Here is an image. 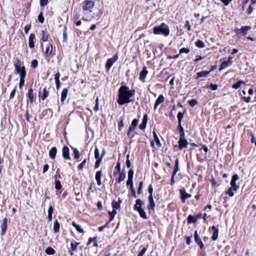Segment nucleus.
Listing matches in <instances>:
<instances>
[{
	"instance_id": "nucleus-38",
	"label": "nucleus",
	"mask_w": 256,
	"mask_h": 256,
	"mask_svg": "<svg viewBox=\"0 0 256 256\" xmlns=\"http://www.w3.org/2000/svg\"><path fill=\"white\" fill-rule=\"evenodd\" d=\"M138 124V120L136 118L134 119L132 122L131 126L129 128V130H133Z\"/></svg>"
},
{
	"instance_id": "nucleus-24",
	"label": "nucleus",
	"mask_w": 256,
	"mask_h": 256,
	"mask_svg": "<svg viewBox=\"0 0 256 256\" xmlns=\"http://www.w3.org/2000/svg\"><path fill=\"white\" fill-rule=\"evenodd\" d=\"M210 71H202L200 72H198L196 74V78H202V77H206L210 73Z\"/></svg>"
},
{
	"instance_id": "nucleus-48",
	"label": "nucleus",
	"mask_w": 256,
	"mask_h": 256,
	"mask_svg": "<svg viewBox=\"0 0 256 256\" xmlns=\"http://www.w3.org/2000/svg\"><path fill=\"white\" fill-rule=\"evenodd\" d=\"M38 20L42 24L44 22V18L42 16V12H40V14L38 16Z\"/></svg>"
},
{
	"instance_id": "nucleus-11",
	"label": "nucleus",
	"mask_w": 256,
	"mask_h": 256,
	"mask_svg": "<svg viewBox=\"0 0 256 256\" xmlns=\"http://www.w3.org/2000/svg\"><path fill=\"white\" fill-rule=\"evenodd\" d=\"M62 156L64 158L70 160V150L68 146H64L62 150Z\"/></svg>"
},
{
	"instance_id": "nucleus-20",
	"label": "nucleus",
	"mask_w": 256,
	"mask_h": 256,
	"mask_svg": "<svg viewBox=\"0 0 256 256\" xmlns=\"http://www.w3.org/2000/svg\"><path fill=\"white\" fill-rule=\"evenodd\" d=\"M148 201H149L150 204H149L148 206V208L149 210L152 209L154 210V208L155 207V203H154L152 196H149Z\"/></svg>"
},
{
	"instance_id": "nucleus-63",
	"label": "nucleus",
	"mask_w": 256,
	"mask_h": 256,
	"mask_svg": "<svg viewBox=\"0 0 256 256\" xmlns=\"http://www.w3.org/2000/svg\"><path fill=\"white\" fill-rule=\"evenodd\" d=\"M48 164H46L44 166L42 172L43 173H45L48 169Z\"/></svg>"
},
{
	"instance_id": "nucleus-53",
	"label": "nucleus",
	"mask_w": 256,
	"mask_h": 256,
	"mask_svg": "<svg viewBox=\"0 0 256 256\" xmlns=\"http://www.w3.org/2000/svg\"><path fill=\"white\" fill-rule=\"evenodd\" d=\"M48 2V0H40V5L42 6H46Z\"/></svg>"
},
{
	"instance_id": "nucleus-13",
	"label": "nucleus",
	"mask_w": 256,
	"mask_h": 256,
	"mask_svg": "<svg viewBox=\"0 0 256 256\" xmlns=\"http://www.w3.org/2000/svg\"><path fill=\"white\" fill-rule=\"evenodd\" d=\"M7 222H8L7 218H4L2 220V224H1V226H0V228H1V229H2L1 234L2 236H4L6 234V230H7Z\"/></svg>"
},
{
	"instance_id": "nucleus-52",
	"label": "nucleus",
	"mask_w": 256,
	"mask_h": 256,
	"mask_svg": "<svg viewBox=\"0 0 256 256\" xmlns=\"http://www.w3.org/2000/svg\"><path fill=\"white\" fill-rule=\"evenodd\" d=\"M24 78H20V82H19V88H22V86H24Z\"/></svg>"
},
{
	"instance_id": "nucleus-44",
	"label": "nucleus",
	"mask_w": 256,
	"mask_h": 256,
	"mask_svg": "<svg viewBox=\"0 0 256 256\" xmlns=\"http://www.w3.org/2000/svg\"><path fill=\"white\" fill-rule=\"evenodd\" d=\"M54 187L55 188L58 190H59L62 188V185L59 180H56Z\"/></svg>"
},
{
	"instance_id": "nucleus-40",
	"label": "nucleus",
	"mask_w": 256,
	"mask_h": 256,
	"mask_svg": "<svg viewBox=\"0 0 256 256\" xmlns=\"http://www.w3.org/2000/svg\"><path fill=\"white\" fill-rule=\"evenodd\" d=\"M196 46L198 48H203L205 46V44L202 40H198L196 42Z\"/></svg>"
},
{
	"instance_id": "nucleus-34",
	"label": "nucleus",
	"mask_w": 256,
	"mask_h": 256,
	"mask_svg": "<svg viewBox=\"0 0 256 256\" xmlns=\"http://www.w3.org/2000/svg\"><path fill=\"white\" fill-rule=\"evenodd\" d=\"M80 244V242H73L71 243V248L72 251L76 252L78 246Z\"/></svg>"
},
{
	"instance_id": "nucleus-26",
	"label": "nucleus",
	"mask_w": 256,
	"mask_h": 256,
	"mask_svg": "<svg viewBox=\"0 0 256 256\" xmlns=\"http://www.w3.org/2000/svg\"><path fill=\"white\" fill-rule=\"evenodd\" d=\"M48 95V92L46 90V88H44L42 90V92H40V96L42 100L46 99Z\"/></svg>"
},
{
	"instance_id": "nucleus-56",
	"label": "nucleus",
	"mask_w": 256,
	"mask_h": 256,
	"mask_svg": "<svg viewBox=\"0 0 256 256\" xmlns=\"http://www.w3.org/2000/svg\"><path fill=\"white\" fill-rule=\"evenodd\" d=\"M146 126V123L143 122H142V124H140V128L141 130L145 129Z\"/></svg>"
},
{
	"instance_id": "nucleus-19",
	"label": "nucleus",
	"mask_w": 256,
	"mask_h": 256,
	"mask_svg": "<svg viewBox=\"0 0 256 256\" xmlns=\"http://www.w3.org/2000/svg\"><path fill=\"white\" fill-rule=\"evenodd\" d=\"M212 228L214 230L212 238L213 240H216L218 236V228L214 226L212 227Z\"/></svg>"
},
{
	"instance_id": "nucleus-7",
	"label": "nucleus",
	"mask_w": 256,
	"mask_h": 256,
	"mask_svg": "<svg viewBox=\"0 0 256 256\" xmlns=\"http://www.w3.org/2000/svg\"><path fill=\"white\" fill-rule=\"evenodd\" d=\"M252 29L250 26H243L240 28H236L234 30L236 34L238 36H244L247 34L248 30Z\"/></svg>"
},
{
	"instance_id": "nucleus-58",
	"label": "nucleus",
	"mask_w": 256,
	"mask_h": 256,
	"mask_svg": "<svg viewBox=\"0 0 256 256\" xmlns=\"http://www.w3.org/2000/svg\"><path fill=\"white\" fill-rule=\"evenodd\" d=\"M185 26L187 28L188 31H190L191 30V26L188 20L186 21Z\"/></svg>"
},
{
	"instance_id": "nucleus-47",
	"label": "nucleus",
	"mask_w": 256,
	"mask_h": 256,
	"mask_svg": "<svg viewBox=\"0 0 256 256\" xmlns=\"http://www.w3.org/2000/svg\"><path fill=\"white\" fill-rule=\"evenodd\" d=\"M96 238H90L88 240V244H90L92 242H94V246H97L98 244L96 242Z\"/></svg>"
},
{
	"instance_id": "nucleus-6",
	"label": "nucleus",
	"mask_w": 256,
	"mask_h": 256,
	"mask_svg": "<svg viewBox=\"0 0 256 256\" xmlns=\"http://www.w3.org/2000/svg\"><path fill=\"white\" fill-rule=\"evenodd\" d=\"M94 6V2L90 0H85L82 4V8L84 12H92Z\"/></svg>"
},
{
	"instance_id": "nucleus-37",
	"label": "nucleus",
	"mask_w": 256,
	"mask_h": 256,
	"mask_svg": "<svg viewBox=\"0 0 256 256\" xmlns=\"http://www.w3.org/2000/svg\"><path fill=\"white\" fill-rule=\"evenodd\" d=\"M178 159H176V160L175 168H174V172H173V174H172V178H174V176L175 174H176V172L178 170Z\"/></svg>"
},
{
	"instance_id": "nucleus-61",
	"label": "nucleus",
	"mask_w": 256,
	"mask_h": 256,
	"mask_svg": "<svg viewBox=\"0 0 256 256\" xmlns=\"http://www.w3.org/2000/svg\"><path fill=\"white\" fill-rule=\"evenodd\" d=\"M30 25H26L24 28V30L26 34H27L28 32V30H30Z\"/></svg>"
},
{
	"instance_id": "nucleus-59",
	"label": "nucleus",
	"mask_w": 256,
	"mask_h": 256,
	"mask_svg": "<svg viewBox=\"0 0 256 256\" xmlns=\"http://www.w3.org/2000/svg\"><path fill=\"white\" fill-rule=\"evenodd\" d=\"M250 136H252L251 142L252 143H254L255 146H256V139H255L254 134L251 133Z\"/></svg>"
},
{
	"instance_id": "nucleus-15",
	"label": "nucleus",
	"mask_w": 256,
	"mask_h": 256,
	"mask_svg": "<svg viewBox=\"0 0 256 256\" xmlns=\"http://www.w3.org/2000/svg\"><path fill=\"white\" fill-rule=\"evenodd\" d=\"M165 98L163 96V95L160 94L158 96V98L156 100L155 104L154 106V110H156L158 106L161 104L162 103L164 102V101Z\"/></svg>"
},
{
	"instance_id": "nucleus-18",
	"label": "nucleus",
	"mask_w": 256,
	"mask_h": 256,
	"mask_svg": "<svg viewBox=\"0 0 256 256\" xmlns=\"http://www.w3.org/2000/svg\"><path fill=\"white\" fill-rule=\"evenodd\" d=\"M102 176V172L101 170L98 171L96 174V180L98 186H100L102 184L101 178Z\"/></svg>"
},
{
	"instance_id": "nucleus-43",
	"label": "nucleus",
	"mask_w": 256,
	"mask_h": 256,
	"mask_svg": "<svg viewBox=\"0 0 256 256\" xmlns=\"http://www.w3.org/2000/svg\"><path fill=\"white\" fill-rule=\"evenodd\" d=\"M54 252H55V250L52 248H50V247H48L46 250V253L48 254H54Z\"/></svg>"
},
{
	"instance_id": "nucleus-8",
	"label": "nucleus",
	"mask_w": 256,
	"mask_h": 256,
	"mask_svg": "<svg viewBox=\"0 0 256 256\" xmlns=\"http://www.w3.org/2000/svg\"><path fill=\"white\" fill-rule=\"evenodd\" d=\"M188 144V142L187 140L184 138V134H181L178 141V149L182 150L183 148H186Z\"/></svg>"
},
{
	"instance_id": "nucleus-62",
	"label": "nucleus",
	"mask_w": 256,
	"mask_h": 256,
	"mask_svg": "<svg viewBox=\"0 0 256 256\" xmlns=\"http://www.w3.org/2000/svg\"><path fill=\"white\" fill-rule=\"evenodd\" d=\"M135 94V90H129V102L130 101V98L134 95Z\"/></svg>"
},
{
	"instance_id": "nucleus-9",
	"label": "nucleus",
	"mask_w": 256,
	"mask_h": 256,
	"mask_svg": "<svg viewBox=\"0 0 256 256\" xmlns=\"http://www.w3.org/2000/svg\"><path fill=\"white\" fill-rule=\"evenodd\" d=\"M118 56H114L112 58L108 60L106 65V67L108 70H110L113 64L118 60Z\"/></svg>"
},
{
	"instance_id": "nucleus-49",
	"label": "nucleus",
	"mask_w": 256,
	"mask_h": 256,
	"mask_svg": "<svg viewBox=\"0 0 256 256\" xmlns=\"http://www.w3.org/2000/svg\"><path fill=\"white\" fill-rule=\"evenodd\" d=\"M198 104V102L196 100H192L189 101V104L192 106H194Z\"/></svg>"
},
{
	"instance_id": "nucleus-30",
	"label": "nucleus",
	"mask_w": 256,
	"mask_h": 256,
	"mask_svg": "<svg viewBox=\"0 0 256 256\" xmlns=\"http://www.w3.org/2000/svg\"><path fill=\"white\" fill-rule=\"evenodd\" d=\"M52 50V46L51 44H49L46 48V56H50Z\"/></svg>"
},
{
	"instance_id": "nucleus-60",
	"label": "nucleus",
	"mask_w": 256,
	"mask_h": 256,
	"mask_svg": "<svg viewBox=\"0 0 256 256\" xmlns=\"http://www.w3.org/2000/svg\"><path fill=\"white\" fill-rule=\"evenodd\" d=\"M210 88L212 90H216L218 88V86L216 84H210Z\"/></svg>"
},
{
	"instance_id": "nucleus-23",
	"label": "nucleus",
	"mask_w": 256,
	"mask_h": 256,
	"mask_svg": "<svg viewBox=\"0 0 256 256\" xmlns=\"http://www.w3.org/2000/svg\"><path fill=\"white\" fill-rule=\"evenodd\" d=\"M68 94V90L67 88H64L61 92L60 101L63 102L66 98Z\"/></svg>"
},
{
	"instance_id": "nucleus-3",
	"label": "nucleus",
	"mask_w": 256,
	"mask_h": 256,
	"mask_svg": "<svg viewBox=\"0 0 256 256\" xmlns=\"http://www.w3.org/2000/svg\"><path fill=\"white\" fill-rule=\"evenodd\" d=\"M143 204V202L140 200H137L136 203L134 206V210H137L140 216L144 219L146 220L148 218L144 210L142 208V206Z\"/></svg>"
},
{
	"instance_id": "nucleus-12",
	"label": "nucleus",
	"mask_w": 256,
	"mask_h": 256,
	"mask_svg": "<svg viewBox=\"0 0 256 256\" xmlns=\"http://www.w3.org/2000/svg\"><path fill=\"white\" fill-rule=\"evenodd\" d=\"M148 74V71L146 66H144L142 68V70L140 72V79L142 82H145L146 78Z\"/></svg>"
},
{
	"instance_id": "nucleus-31",
	"label": "nucleus",
	"mask_w": 256,
	"mask_h": 256,
	"mask_svg": "<svg viewBox=\"0 0 256 256\" xmlns=\"http://www.w3.org/2000/svg\"><path fill=\"white\" fill-rule=\"evenodd\" d=\"M178 120V125L181 128L182 130H183L182 127L181 126L182 120L184 117V114L182 112H179L177 116Z\"/></svg>"
},
{
	"instance_id": "nucleus-42",
	"label": "nucleus",
	"mask_w": 256,
	"mask_h": 256,
	"mask_svg": "<svg viewBox=\"0 0 256 256\" xmlns=\"http://www.w3.org/2000/svg\"><path fill=\"white\" fill-rule=\"evenodd\" d=\"M94 157L96 160H98V158H101V160H102V156H100L99 150L98 148H96L94 150Z\"/></svg>"
},
{
	"instance_id": "nucleus-46",
	"label": "nucleus",
	"mask_w": 256,
	"mask_h": 256,
	"mask_svg": "<svg viewBox=\"0 0 256 256\" xmlns=\"http://www.w3.org/2000/svg\"><path fill=\"white\" fill-rule=\"evenodd\" d=\"M86 159L85 158L78 166V168L80 170H82L86 163Z\"/></svg>"
},
{
	"instance_id": "nucleus-10",
	"label": "nucleus",
	"mask_w": 256,
	"mask_h": 256,
	"mask_svg": "<svg viewBox=\"0 0 256 256\" xmlns=\"http://www.w3.org/2000/svg\"><path fill=\"white\" fill-rule=\"evenodd\" d=\"M180 194L181 195L182 200L184 202L187 199L192 196L191 194L186 192L184 188H181L180 190Z\"/></svg>"
},
{
	"instance_id": "nucleus-64",
	"label": "nucleus",
	"mask_w": 256,
	"mask_h": 256,
	"mask_svg": "<svg viewBox=\"0 0 256 256\" xmlns=\"http://www.w3.org/2000/svg\"><path fill=\"white\" fill-rule=\"evenodd\" d=\"M60 77V74L59 72H57L55 74H54V82L55 81H58V80H59V78Z\"/></svg>"
},
{
	"instance_id": "nucleus-55",
	"label": "nucleus",
	"mask_w": 256,
	"mask_h": 256,
	"mask_svg": "<svg viewBox=\"0 0 256 256\" xmlns=\"http://www.w3.org/2000/svg\"><path fill=\"white\" fill-rule=\"evenodd\" d=\"M147 248H144L142 249V250L138 253V256H143L144 254L146 253Z\"/></svg>"
},
{
	"instance_id": "nucleus-45",
	"label": "nucleus",
	"mask_w": 256,
	"mask_h": 256,
	"mask_svg": "<svg viewBox=\"0 0 256 256\" xmlns=\"http://www.w3.org/2000/svg\"><path fill=\"white\" fill-rule=\"evenodd\" d=\"M74 157L75 158L78 159L80 158V154L79 152V151L76 148L74 149Z\"/></svg>"
},
{
	"instance_id": "nucleus-57",
	"label": "nucleus",
	"mask_w": 256,
	"mask_h": 256,
	"mask_svg": "<svg viewBox=\"0 0 256 256\" xmlns=\"http://www.w3.org/2000/svg\"><path fill=\"white\" fill-rule=\"evenodd\" d=\"M154 139L155 142H156V144H157L158 146V147H159V148H160V147H161V146H162V144H161V143H160V140H159L158 137L156 138H154Z\"/></svg>"
},
{
	"instance_id": "nucleus-17",
	"label": "nucleus",
	"mask_w": 256,
	"mask_h": 256,
	"mask_svg": "<svg viewBox=\"0 0 256 256\" xmlns=\"http://www.w3.org/2000/svg\"><path fill=\"white\" fill-rule=\"evenodd\" d=\"M238 180V176L237 174H234L230 182V187L238 189V186L236 184V182Z\"/></svg>"
},
{
	"instance_id": "nucleus-35",
	"label": "nucleus",
	"mask_w": 256,
	"mask_h": 256,
	"mask_svg": "<svg viewBox=\"0 0 256 256\" xmlns=\"http://www.w3.org/2000/svg\"><path fill=\"white\" fill-rule=\"evenodd\" d=\"M72 224L79 232H80V233L84 232V230L80 226V225L76 224L74 222H72Z\"/></svg>"
},
{
	"instance_id": "nucleus-39",
	"label": "nucleus",
	"mask_w": 256,
	"mask_h": 256,
	"mask_svg": "<svg viewBox=\"0 0 256 256\" xmlns=\"http://www.w3.org/2000/svg\"><path fill=\"white\" fill-rule=\"evenodd\" d=\"M245 82L242 80H239L238 82L234 84L232 86V88L234 89L238 88L242 84H244Z\"/></svg>"
},
{
	"instance_id": "nucleus-36",
	"label": "nucleus",
	"mask_w": 256,
	"mask_h": 256,
	"mask_svg": "<svg viewBox=\"0 0 256 256\" xmlns=\"http://www.w3.org/2000/svg\"><path fill=\"white\" fill-rule=\"evenodd\" d=\"M230 64V60H226V61L223 62L220 65L219 70L220 71L222 70V69L227 67Z\"/></svg>"
},
{
	"instance_id": "nucleus-1",
	"label": "nucleus",
	"mask_w": 256,
	"mask_h": 256,
	"mask_svg": "<svg viewBox=\"0 0 256 256\" xmlns=\"http://www.w3.org/2000/svg\"><path fill=\"white\" fill-rule=\"evenodd\" d=\"M118 102L120 104H124L128 102V88L122 86L119 89Z\"/></svg>"
},
{
	"instance_id": "nucleus-32",
	"label": "nucleus",
	"mask_w": 256,
	"mask_h": 256,
	"mask_svg": "<svg viewBox=\"0 0 256 256\" xmlns=\"http://www.w3.org/2000/svg\"><path fill=\"white\" fill-rule=\"evenodd\" d=\"M197 221V217L192 216L191 215L188 216V224L194 223Z\"/></svg>"
},
{
	"instance_id": "nucleus-14",
	"label": "nucleus",
	"mask_w": 256,
	"mask_h": 256,
	"mask_svg": "<svg viewBox=\"0 0 256 256\" xmlns=\"http://www.w3.org/2000/svg\"><path fill=\"white\" fill-rule=\"evenodd\" d=\"M134 172H133L130 170H129V185L130 186V189L132 190V192L134 194V196L136 197V192L134 191V190L133 187L132 185V176H133Z\"/></svg>"
},
{
	"instance_id": "nucleus-50",
	"label": "nucleus",
	"mask_w": 256,
	"mask_h": 256,
	"mask_svg": "<svg viewBox=\"0 0 256 256\" xmlns=\"http://www.w3.org/2000/svg\"><path fill=\"white\" fill-rule=\"evenodd\" d=\"M189 52H190V50L187 48H183L180 50V54H182V53L188 54Z\"/></svg>"
},
{
	"instance_id": "nucleus-21",
	"label": "nucleus",
	"mask_w": 256,
	"mask_h": 256,
	"mask_svg": "<svg viewBox=\"0 0 256 256\" xmlns=\"http://www.w3.org/2000/svg\"><path fill=\"white\" fill-rule=\"evenodd\" d=\"M35 38V35L33 34H30L28 38V46L30 48H34V39Z\"/></svg>"
},
{
	"instance_id": "nucleus-54",
	"label": "nucleus",
	"mask_w": 256,
	"mask_h": 256,
	"mask_svg": "<svg viewBox=\"0 0 256 256\" xmlns=\"http://www.w3.org/2000/svg\"><path fill=\"white\" fill-rule=\"evenodd\" d=\"M101 158H98V160H96V161L95 163L94 168H98L100 166V163L102 162Z\"/></svg>"
},
{
	"instance_id": "nucleus-22",
	"label": "nucleus",
	"mask_w": 256,
	"mask_h": 256,
	"mask_svg": "<svg viewBox=\"0 0 256 256\" xmlns=\"http://www.w3.org/2000/svg\"><path fill=\"white\" fill-rule=\"evenodd\" d=\"M57 152L56 147H52L49 151V156L51 159H54Z\"/></svg>"
},
{
	"instance_id": "nucleus-51",
	"label": "nucleus",
	"mask_w": 256,
	"mask_h": 256,
	"mask_svg": "<svg viewBox=\"0 0 256 256\" xmlns=\"http://www.w3.org/2000/svg\"><path fill=\"white\" fill-rule=\"evenodd\" d=\"M38 62L37 60H34L31 62V66L33 68H36L38 66Z\"/></svg>"
},
{
	"instance_id": "nucleus-25",
	"label": "nucleus",
	"mask_w": 256,
	"mask_h": 256,
	"mask_svg": "<svg viewBox=\"0 0 256 256\" xmlns=\"http://www.w3.org/2000/svg\"><path fill=\"white\" fill-rule=\"evenodd\" d=\"M26 96L28 98L30 103L32 104L34 101V94H33V90L30 88L28 90V92L26 94Z\"/></svg>"
},
{
	"instance_id": "nucleus-27",
	"label": "nucleus",
	"mask_w": 256,
	"mask_h": 256,
	"mask_svg": "<svg viewBox=\"0 0 256 256\" xmlns=\"http://www.w3.org/2000/svg\"><path fill=\"white\" fill-rule=\"evenodd\" d=\"M118 182L120 183L122 181L124 180L126 178V174L122 171L118 172Z\"/></svg>"
},
{
	"instance_id": "nucleus-16",
	"label": "nucleus",
	"mask_w": 256,
	"mask_h": 256,
	"mask_svg": "<svg viewBox=\"0 0 256 256\" xmlns=\"http://www.w3.org/2000/svg\"><path fill=\"white\" fill-rule=\"evenodd\" d=\"M194 236L196 242L198 244V245L200 246V248H203L204 246V244L202 241L200 237L198 236L197 230L195 232Z\"/></svg>"
},
{
	"instance_id": "nucleus-5",
	"label": "nucleus",
	"mask_w": 256,
	"mask_h": 256,
	"mask_svg": "<svg viewBox=\"0 0 256 256\" xmlns=\"http://www.w3.org/2000/svg\"><path fill=\"white\" fill-rule=\"evenodd\" d=\"M122 202V200H120V198H118V202H116L115 201H113L112 202V206L113 208L112 211H109L108 214L110 216V221H111L112 220L115 216V215L116 214V210L120 208V203Z\"/></svg>"
},
{
	"instance_id": "nucleus-4",
	"label": "nucleus",
	"mask_w": 256,
	"mask_h": 256,
	"mask_svg": "<svg viewBox=\"0 0 256 256\" xmlns=\"http://www.w3.org/2000/svg\"><path fill=\"white\" fill-rule=\"evenodd\" d=\"M14 69L16 71V74L20 75V78H25L26 76V72L24 66H21L20 64L18 62L14 64Z\"/></svg>"
},
{
	"instance_id": "nucleus-41",
	"label": "nucleus",
	"mask_w": 256,
	"mask_h": 256,
	"mask_svg": "<svg viewBox=\"0 0 256 256\" xmlns=\"http://www.w3.org/2000/svg\"><path fill=\"white\" fill-rule=\"evenodd\" d=\"M42 40L43 42H46L48 40V35L46 34V32H45L44 31H42Z\"/></svg>"
},
{
	"instance_id": "nucleus-29",
	"label": "nucleus",
	"mask_w": 256,
	"mask_h": 256,
	"mask_svg": "<svg viewBox=\"0 0 256 256\" xmlns=\"http://www.w3.org/2000/svg\"><path fill=\"white\" fill-rule=\"evenodd\" d=\"M54 232L57 233L60 230V224L57 220H56L54 224Z\"/></svg>"
},
{
	"instance_id": "nucleus-2",
	"label": "nucleus",
	"mask_w": 256,
	"mask_h": 256,
	"mask_svg": "<svg viewBox=\"0 0 256 256\" xmlns=\"http://www.w3.org/2000/svg\"><path fill=\"white\" fill-rule=\"evenodd\" d=\"M170 32L168 27L164 23H162L160 26L154 28V33L155 34H162L167 36L169 35Z\"/></svg>"
},
{
	"instance_id": "nucleus-28",
	"label": "nucleus",
	"mask_w": 256,
	"mask_h": 256,
	"mask_svg": "<svg viewBox=\"0 0 256 256\" xmlns=\"http://www.w3.org/2000/svg\"><path fill=\"white\" fill-rule=\"evenodd\" d=\"M237 190V189L230 187L228 190L226 192V193L230 196H233L234 195V192Z\"/></svg>"
},
{
	"instance_id": "nucleus-33",
	"label": "nucleus",
	"mask_w": 256,
	"mask_h": 256,
	"mask_svg": "<svg viewBox=\"0 0 256 256\" xmlns=\"http://www.w3.org/2000/svg\"><path fill=\"white\" fill-rule=\"evenodd\" d=\"M63 42H66L68 40V32L66 26H64V30L62 33Z\"/></svg>"
}]
</instances>
